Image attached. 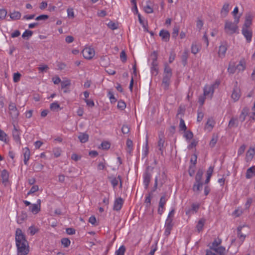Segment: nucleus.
<instances>
[{
	"mask_svg": "<svg viewBox=\"0 0 255 255\" xmlns=\"http://www.w3.org/2000/svg\"><path fill=\"white\" fill-rule=\"evenodd\" d=\"M15 239L17 255H27L29 252L28 243L25 235L19 228L16 230Z\"/></svg>",
	"mask_w": 255,
	"mask_h": 255,
	"instance_id": "nucleus-1",
	"label": "nucleus"
},
{
	"mask_svg": "<svg viewBox=\"0 0 255 255\" xmlns=\"http://www.w3.org/2000/svg\"><path fill=\"white\" fill-rule=\"evenodd\" d=\"M239 18L235 20V22L231 21H226L225 24V30L226 33L229 35H232L236 32L238 29V26L237 24L239 22Z\"/></svg>",
	"mask_w": 255,
	"mask_h": 255,
	"instance_id": "nucleus-2",
	"label": "nucleus"
},
{
	"mask_svg": "<svg viewBox=\"0 0 255 255\" xmlns=\"http://www.w3.org/2000/svg\"><path fill=\"white\" fill-rule=\"evenodd\" d=\"M241 97V91L240 88L238 86V82H236L233 90L231 97L232 99L236 102L238 101Z\"/></svg>",
	"mask_w": 255,
	"mask_h": 255,
	"instance_id": "nucleus-3",
	"label": "nucleus"
},
{
	"mask_svg": "<svg viewBox=\"0 0 255 255\" xmlns=\"http://www.w3.org/2000/svg\"><path fill=\"white\" fill-rule=\"evenodd\" d=\"M84 57L87 59H92L95 55V51L94 49L90 47L85 48L82 52Z\"/></svg>",
	"mask_w": 255,
	"mask_h": 255,
	"instance_id": "nucleus-4",
	"label": "nucleus"
},
{
	"mask_svg": "<svg viewBox=\"0 0 255 255\" xmlns=\"http://www.w3.org/2000/svg\"><path fill=\"white\" fill-rule=\"evenodd\" d=\"M173 227L172 219L171 218H167L166 219L165 228V230L164 235L166 236H168L170 234L171 231Z\"/></svg>",
	"mask_w": 255,
	"mask_h": 255,
	"instance_id": "nucleus-5",
	"label": "nucleus"
},
{
	"mask_svg": "<svg viewBox=\"0 0 255 255\" xmlns=\"http://www.w3.org/2000/svg\"><path fill=\"white\" fill-rule=\"evenodd\" d=\"M9 114L12 119H16L18 115L19 112L13 103H11L9 105Z\"/></svg>",
	"mask_w": 255,
	"mask_h": 255,
	"instance_id": "nucleus-6",
	"label": "nucleus"
},
{
	"mask_svg": "<svg viewBox=\"0 0 255 255\" xmlns=\"http://www.w3.org/2000/svg\"><path fill=\"white\" fill-rule=\"evenodd\" d=\"M41 200L38 199L36 204H31L29 207V210L34 214H37L40 211Z\"/></svg>",
	"mask_w": 255,
	"mask_h": 255,
	"instance_id": "nucleus-7",
	"label": "nucleus"
},
{
	"mask_svg": "<svg viewBox=\"0 0 255 255\" xmlns=\"http://www.w3.org/2000/svg\"><path fill=\"white\" fill-rule=\"evenodd\" d=\"M148 169L149 167L147 168L146 170L143 175V183L146 189H147L148 187L150 179L151 177V173H149L148 171Z\"/></svg>",
	"mask_w": 255,
	"mask_h": 255,
	"instance_id": "nucleus-8",
	"label": "nucleus"
},
{
	"mask_svg": "<svg viewBox=\"0 0 255 255\" xmlns=\"http://www.w3.org/2000/svg\"><path fill=\"white\" fill-rule=\"evenodd\" d=\"M242 34L246 37L248 42H250L252 38V32L249 28L243 27L242 30Z\"/></svg>",
	"mask_w": 255,
	"mask_h": 255,
	"instance_id": "nucleus-9",
	"label": "nucleus"
},
{
	"mask_svg": "<svg viewBox=\"0 0 255 255\" xmlns=\"http://www.w3.org/2000/svg\"><path fill=\"white\" fill-rule=\"evenodd\" d=\"M124 204V200L121 197H119L116 199L114 202L113 210L115 211H120Z\"/></svg>",
	"mask_w": 255,
	"mask_h": 255,
	"instance_id": "nucleus-10",
	"label": "nucleus"
},
{
	"mask_svg": "<svg viewBox=\"0 0 255 255\" xmlns=\"http://www.w3.org/2000/svg\"><path fill=\"white\" fill-rule=\"evenodd\" d=\"M159 36L161 37L162 40L167 42L169 40L170 33L167 30L162 29L159 32Z\"/></svg>",
	"mask_w": 255,
	"mask_h": 255,
	"instance_id": "nucleus-11",
	"label": "nucleus"
},
{
	"mask_svg": "<svg viewBox=\"0 0 255 255\" xmlns=\"http://www.w3.org/2000/svg\"><path fill=\"white\" fill-rule=\"evenodd\" d=\"M171 77L172 76L163 75L162 85L164 89H167L168 88Z\"/></svg>",
	"mask_w": 255,
	"mask_h": 255,
	"instance_id": "nucleus-12",
	"label": "nucleus"
},
{
	"mask_svg": "<svg viewBox=\"0 0 255 255\" xmlns=\"http://www.w3.org/2000/svg\"><path fill=\"white\" fill-rule=\"evenodd\" d=\"M255 176V166H253L247 170L246 173V178L247 179H251Z\"/></svg>",
	"mask_w": 255,
	"mask_h": 255,
	"instance_id": "nucleus-13",
	"label": "nucleus"
},
{
	"mask_svg": "<svg viewBox=\"0 0 255 255\" xmlns=\"http://www.w3.org/2000/svg\"><path fill=\"white\" fill-rule=\"evenodd\" d=\"M23 156H24V163L25 165H27L28 161L30 158V152L28 147H25L23 149Z\"/></svg>",
	"mask_w": 255,
	"mask_h": 255,
	"instance_id": "nucleus-14",
	"label": "nucleus"
},
{
	"mask_svg": "<svg viewBox=\"0 0 255 255\" xmlns=\"http://www.w3.org/2000/svg\"><path fill=\"white\" fill-rule=\"evenodd\" d=\"M111 182L114 187H115L118 185L119 182H120V188L122 187V179L121 176L119 175L118 177H110Z\"/></svg>",
	"mask_w": 255,
	"mask_h": 255,
	"instance_id": "nucleus-15",
	"label": "nucleus"
},
{
	"mask_svg": "<svg viewBox=\"0 0 255 255\" xmlns=\"http://www.w3.org/2000/svg\"><path fill=\"white\" fill-rule=\"evenodd\" d=\"M227 50V46L226 43H225L224 44H221L219 47L218 51L219 56L221 57H224Z\"/></svg>",
	"mask_w": 255,
	"mask_h": 255,
	"instance_id": "nucleus-16",
	"label": "nucleus"
},
{
	"mask_svg": "<svg viewBox=\"0 0 255 255\" xmlns=\"http://www.w3.org/2000/svg\"><path fill=\"white\" fill-rule=\"evenodd\" d=\"M214 93L213 86H205L204 88V96H209L210 94V97H212Z\"/></svg>",
	"mask_w": 255,
	"mask_h": 255,
	"instance_id": "nucleus-17",
	"label": "nucleus"
},
{
	"mask_svg": "<svg viewBox=\"0 0 255 255\" xmlns=\"http://www.w3.org/2000/svg\"><path fill=\"white\" fill-rule=\"evenodd\" d=\"M13 130H12V136L13 137V139L16 141H20V138L19 136L20 132L19 130L16 128L15 126L13 125Z\"/></svg>",
	"mask_w": 255,
	"mask_h": 255,
	"instance_id": "nucleus-18",
	"label": "nucleus"
},
{
	"mask_svg": "<svg viewBox=\"0 0 255 255\" xmlns=\"http://www.w3.org/2000/svg\"><path fill=\"white\" fill-rule=\"evenodd\" d=\"M249 109L248 108H244L242 110L241 113L239 116V120L242 123L243 122L247 116L248 115Z\"/></svg>",
	"mask_w": 255,
	"mask_h": 255,
	"instance_id": "nucleus-19",
	"label": "nucleus"
},
{
	"mask_svg": "<svg viewBox=\"0 0 255 255\" xmlns=\"http://www.w3.org/2000/svg\"><path fill=\"white\" fill-rule=\"evenodd\" d=\"M164 144V139L162 137V136L159 135V140L158 141V147L159 150L161 152V154H163Z\"/></svg>",
	"mask_w": 255,
	"mask_h": 255,
	"instance_id": "nucleus-20",
	"label": "nucleus"
},
{
	"mask_svg": "<svg viewBox=\"0 0 255 255\" xmlns=\"http://www.w3.org/2000/svg\"><path fill=\"white\" fill-rule=\"evenodd\" d=\"M238 124L239 121L237 118L233 117L229 121L228 127L230 128L233 127H237L238 126Z\"/></svg>",
	"mask_w": 255,
	"mask_h": 255,
	"instance_id": "nucleus-21",
	"label": "nucleus"
},
{
	"mask_svg": "<svg viewBox=\"0 0 255 255\" xmlns=\"http://www.w3.org/2000/svg\"><path fill=\"white\" fill-rule=\"evenodd\" d=\"M10 17L12 20H16L19 19L21 17V13L18 11H13L10 13Z\"/></svg>",
	"mask_w": 255,
	"mask_h": 255,
	"instance_id": "nucleus-22",
	"label": "nucleus"
},
{
	"mask_svg": "<svg viewBox=\"0 0 255 255\" xmlns=\"http://www.w3.org/2000/svg\"><path fill=\"white\" fill-rule=\"evenodd\" d=\"M255 154V150L254 148H250L246 153L247 161L251 160Z\"/></svg>",
	"mask_w": 255,
	"mask_h": 255,
	"instance_id": "nucleus-23",
	"label": "nucleus"
},
{
	"mask_svg": "<svg viewBox=\"0 0 255 255\" xmlns=\"http://www.w3.org/2000/svg\"><path fill=\"white\" fill-rule=\"evenodd\" d=\"M78 139L82 143L86 142L89 139V135L86 133H80L78 136Z\"/></svg>",
	"mask_w": 255,
	"mask_h": 255,
	"instance_id": "nucleus-24",
	"label": "nucleus"
},
{
	"mask_svg": "<svg viewBox=\"0 0 255 255\" xmlns=\"http://www.w3.org/2000/svg\"><path fill=\"white\" fill-rule=\"evenodd\" d=\"M0 176L3 183L7 182L8 181L9 173L6 170L3 169L2 170Z\"/></svg>",
	"mask_w": 255,
	"mask_h": 255,
	"instance_id": "nucleus-25",
	"label": "nucleus"
},
{
	"mask_svg": "<svg viewBox=\"0 0 255 255\" xmlns=\"http://www.w3.org/2000/svg\"><path fill=\"white\" fill-rule=\"evenodd\" d=\"M245 226H239L237 228V234L238 238L243 242L245 239L246 236L242 232V230Z\"/></svg>",
	"mask_w": 255,
	"mask_h": 255,
	"instance_id": "nucleus-26",
	"label": "nucleus"
},
{
	"mask_svg": "<svg viewBox=\"0 0 255 255\" xmlns=\"http://www.w3.org/2000/svg\"><path fill=\"white\" fill-rule=\"evenodd\" d=\"M221 243L222 240L219 238L214 240V242L212 244V245L210 247V249L214 250L217 248H218V246L221 244Z\"/></svg>",
	"mask_w": 255,
	"mask_h": 255,
	"instance_id": "nucleus-27",
	"label": "nucleus"
},
{
	"mask_svg": "<svg viewBox=\"0 0 255 255\" xmlns=\"http://www.w3.org/2000/svg\"><path fill=\"white\" fill-rule=\"evenodd\" d=\"M27 218V214L25 213H21L17 218V222L18 224H21Z\"/></svg>",
	"mask_w": 255,
	"mask_h": 255,
	"instance_id": "nucleus-28",
	"label": "nucleus"
},
{
	"mask_svg": "<svg viewBox=\"0 0 255 255\" xmlns=\"http://www.w3.org/2000/svg\"><path fill=\"white\" fill-rule=\"evenodd\" d=\"M229 11V4L226 3H225L221 10V13L224 16H226Z\"/></svg>",
	"mask_w": 255,
	"mask_h": 255,
	"instance_id": "nucleus-29",
	"label": "nucleus"
},
{
	"mask_svg": "<svg viewBox=\"0 0 255 255\" xmlns=\"http://www.w3.org/2000/svg\"><path fill=\"white\" fill-rule=\"evenodd\" d=\"M205 222V220L204 219H201L199 221L197 225H196V229L199 233L202 230Z\"/></svg>",
	"mask_w": 255,
	"mask_h": 255,
	"instance_id": "nucleus-30",
	"label": "nucleus"
},
{
	"mask_svg": "<svg viewBox=\"0 0 255 255\" xmlns=\"http://www.w3.org/2000/svg\"><path fill=\"white\" fill-rule=\"evenodd\" d=\"M203 174V171L202 169H199L196 174L195 177L196 182H201L202 177Z\"/></svg>",
	"mask_w": 255,
	"mask_h": 255,
	"instance_id": "nucleus-31",
	"label": "nucleus"
},
{
	"mask_svg": "<svg viewBox=\"0 0 255 255\" xmlns=\"http://www.w3.org/2000/svg\"><path fill=\"white\" fill-rule=\"evenodd\" d=\"M163 75L172 76V69L167 64L164 65V69Z\"/></svg>",
	"mask_w": 255,
	"mask_h": 255,
	"instance_id": "nucleus-32",
	"label": "nucleus"
},
{
	"mask_svg": "<svg viewBox=\"0 0 255 255\" xmlns=\"http://www.w3.org/2000/svg\"><path fill=\"white\" fill-rule=\"evenodd\" d=\"M214 251H215L217 254H218L219 255H226V250L225 248L220 246L218 248H217L215 250H214Z\"/></svg>",
	"mask_w": 255,
	"mask_h": 255,
	"instance_id": "nucleus-33",
	"label": "nucleus"
},
{
	"mask_svg": "<svg viewBox=\"0 0 255 255\" xmlns=\"http://www.w3.org/2000/svg\"><path fill=\"white\" fill-rule=\"evenodd\" d=\"M151 197L152 194L151 193H148L146 196L144 203L147 208H149L150 206Z\"/></svg>",
	"mask_w": 255,
	"mask_h": 255,
	"instance_id": "nucleus-34",
	"label": "nucleus"
},
{
	"mask_svg": "<svg viewBox=\"0 0 255 255\" xmlns=\"http://www.w3.org/2000/svg\"><path fill=\"white\" fill-rule=\"evenodd\" d=\"M43 165L39 163H35L33 165V169L35 172L40 171L43 168Z\"/></svg>",
	"mask_w": 255,
	"mask_h": 255,
	"instance_id": "nucleus-35",
	"label": "nucleus"
},
{
	"mask_svg": "<svg viewBox=\"0 0 255 255\" xmlns=\"http://www.w3.org/2000/svg\"><path fill=\"white\" fill-rule=\"evenodd\" d=\"M188 57V53L187 50H185L181 56L182 62L184 65H185L187 63V60Z\"/></svg>",
	"mask_w": 255,
	"mask_h": 255,
	"instance_id": "nucleus-36",
	"label": "nucleus"
},
{
	"mask_svg": "<svg viewBox=\"0 0 255 255\" xmlns=\"http://www.w3.org/2000/svg\"><path fill=\"white\" fill-rule=\"evenodd\" d=\"M126 252V247L122 245L115 252L116 255H124Z\"/></svg>",
	"mask_w": 255,
	"mask_h": 255,
	"instance_id": "nucleus-37",
	"label": "nucleus"
},
{
	"mask_svg": "<svg viewBox=\"0 0 255 255\" xmlns=\"http://www.w3.org/2000/svg\"><path fill=\"white\" fill-rule=\"evenodd\" d=\"M218 137L217 135L213 134L212 138L211 140L209 145L211 147H214L218 141Z\"/></svg>",
	"mask_w": 255,
	"mask_h": 255,
	"instance_id": "nucleus-38",
	"label": "nucleus"
},
{
	"mask_svg": "<svg viewBox=\"0 0 255 255\" xmlns=\"http://www.w3.org/2000/svg\"><path fill=\"white\" fill-rule=\"evenodd\" d=\"M200 46L196 43H193L191 46V52L194 54H197L199 50Z\"/></svg>",
	"mask_w": 255,
	"mask_h": 255,
	"instance_id": "nucleus-39",
	"label": "nucleus"
},
{
	"mask_svg": "<svg viewBox=\"0 0 255 255\" xmlns=\"http://www.w3.org/2000/svg\"><path fill=\"white\" fill-rule=\"evenodd\" d=\"M153 56V60L151 63V67H157L158 63L157 62V55L155 51H154L152 53Z\"/></svg>",
	"mask_w": 255,
	"mask_h": 255,
	"instance_id": "nucleus-40",
	"label": "nucleus"
},
{
	"mask_svg": "<svg viewBox=\"0 0 255 255\" xmlns=\"http://www.w3.org/2000/svg\"><path fill=\"white\" fill-rule=\"evenodd\" d=\"M252 24V18L250 16H247L246 17L245 22L243 27H246L249 28V27Z\"/></svg>",
	"mask_w": 255,
	"mask_h": 255,
	"instance_id": "nucleus-41",
	"label": "nucleus"
},
{
	"mask_svg": "<svg viewBox=\"0 0 255 255\" xmlns=\"http://www.w3.org/2000/svg\"><path fill=\"white\" fill-rule=\"evenodd\" d=\"M202 186H203L202 182H196L193 186V190L194 191H200Z\"/></svg>",
	"mask_w": 255,
	"mask_h": 255,
	"instance_id": "nucleus-42",
	"label": "nucleus"
},
{
	"mask_svg": "<svg viewBox=\"0 0 255 255\" xmlns=\"http://www.w3.org/2000/svg\"><path fill=\"white\" fill-rule=\"evenodd\" d=\"M33 32L31 30H26L22 34V37L23 38L28 39L31 36H32Z\"/></svg>",
	"mask_w": 255,
	"mask_h": 255,
	"instance_id": "nucleus-43",
	"label": "nucleus"
},
{
	"mask_svg": "<svg viewBox=\"0 0 255 255\" xmlns=\"http://www.w3.org/2000/svg\"><path fill=\"white\" fill-rule=\"evenodd\" d=\"M61 244L65 248L68 247L70 245V241L68 238H63L61 239Z\"/></svg>",
	"mask_w": 255,
	"mask_h": 255,
	"instance_id": "nucleus-44",
	"label": "nucleus"
},
{
	"mask_svg": "<svg viewBox=\"0 0 255 255\" xmlns=\"http://www.w3.org/2000/svg\"><path fill=\"white\" fill-rule=\"evenodd\" d=\"M71 85V82L70 80H67L65 81H61V86L62 89H65L67 88H69V87Z\"/></svg>",
	"mask_w": 255,
	"mask_h": 255,
	"instance_id": "nucleus-45",
	"label": "nucleus"
},
{
	"mask_svg": "<svg viewBox=\"0 0 255 255\" xmlns=\"http://www.w3.org/2000/svg\"><path fill=\"white\" fill-rule=\"evenodd\" d=\"M179 129L181 130L186 131L187 127L185 125L184 120L182 118L180 119Z\"/></svg>",
	"mask_w": 255,
	"mask_h": 255,
	"instance_id": "nucleus-46",
	"label": "nucleus"
},
{
	"mask_svg": "<svg viewBox=\"0 0 255 255\" xmlns=\"http://www.w3.org/2000/svg\"><path fill=\"white\" fill-rule=\"evenodd\" d=\"M126 144L128 147L127 151L130 153L132 149V141L130 139H128Z\"/></svg>",
	"mask_w": 255,
	"mask_h": 255,
	"instance_id": "nucleus-47",
	"label": "nucleus"
},
{
	"mask_svg": "<svg viewBox=\"0 0 255 255\" xmlns=\"http://www.w3.org/2000/svg\"><path fill=\"white\" fill-rule=\"evenodd\" d=\"M6 134L0 129V140L6 143Z\"/></svg>",
	"mask_w": 255,
	"mask_h": 255,
	"instance_id": "nucleus-48",
	"label": "nucleus"
},
{
	"mask_svg": "<svg viewBox=\"0 0 255 255\" xmlns=\"http://www.w3.org/2000/svg\"><path fill=\"white\" fill-rule=\"evenodd\" d=\"M184 136L186 138L187 140L191 139L193 137V134L192 131L188 130L185 132Z\"/></svg>",
	"mask_w": 255,
	"mask_h": 255,
	"instance_id": "nucleus-49",
	"label": "nucleus"
},
{
	"mask_svg": "<svg viewBox=\"0 0 255 255\" xmlns=\"http://www.w3.org/2000/svg\"><path fill=\"white\" fill-rule=\"evenodd\" d=\"M120 58L122 61L124 63L126 62L127 60V54L125 51L123 50L120 53Z\"/></svg>",
	"mask_w": 255,
	"mask_h": 255,
	"instance_id": "nucleus-50",
	"label": "nucleus"
},
{
	"mask_svg": "<svg viewBox=\"0 0 255 255\" xmlns=\"http://www.w3.org/2000/svg\"><path fill=\"white\" fill-rule=\"evenodd\" d=\"M21 76V74L18 72L14 73L13 77V80L14 82H18L20 80Z\"/></svg>",
	"mask_w": 255,
	"mask_h": 255,
	"instance_id": "nucleus-51",
	"label": "nucleus"
},
{
	"mask_svg": "<svg viewBox=\"0 0 255 255\" xmlns=\"http://www.w3.org/2000/svg\"><path fill=\"white\" fill-rule=\"evenodd\" d=\"M7 14V11L4 8L0 9V19H4Z\"/></svg>",
	"mask_w": 255,
	"mask_h": 255,
	"instance_id": "nucleus-52",
	"label": "nucleus"
},
{
	"mask_svg": "<svg viewBox=\"0 0 255 255\" xmlns=\"http://www.w3.org/2000/svg\"><path fill=\"white\" fill-rule=\"evenodd\" d=\"M166 200L165 199V196H162V197H161V198L160 199L159 203V206H160V207L163 208L164 205L166 203Z\"/></svg>",
	"mask_w": 255,
	"mask_h": 255,
	"instance_id": "nucleus-53",
	"label": "nucleus"
},
{
	"mask_svg": "<svg viewBox=\"0 0 255 255\" xmlns=\"http://www.w3.org/2000/svg\"><path fill=\"white\" fill-rule=\"evenodd\" d=\"M117 107L119 109L123 110L126 108V104L124 101H120L118 102Z\"/></svg>",
	"mask_w": 255,
	"mask_h": 255,
	"instance_id": "nucleus-54",
	"label": "nucleus"
},
{
	"mask_svg": "<svg viewBox=\"0 0 255 255\" xmlns=\"http://www.w3.org/2000/svg\"><path fill=\"white\" fill-rule=\"evenodd\" d=\"M236 70V67L234 65H232L231 64L229 65V67L228 68V71L230 74L235 73Z\"/></svg>",
	"mask_w": 255,
	"mask_h": 255,
	"instance_id": "nucleus-55",
	"label": "nucleus"
},
{
	"mask_svg": "<svg viewBox=\"0 0 255 255\" xmlns=\"http://www.w3.org/2000/svg\"><path fill=\"white\" fill-rule=\"evenodd\" d=\"M39 189V187L37 185L33 186L29 191L27 193V195H29L31 194L34 193V192L37 191Z\"/></svg>",
	"mask_w": 255,
	"mask_h": 255,
	"instance_id": "nucleus-56",
	"label": "nucleus"
},
{
	"mask_svg": "<svg viewBox=\"0 0 255 255\" xmlns=\"http://www.w3.org/2000/svg\"><path fill=\"white\" fill-rule=\"evenodd\" d=\"M59 108V105L57 102L52 103L50 104V108L52 111H55Z\"/></svg>",
	"mask_w": 255,
	"mask_h": 255,
	"instance_id": "nucleus-57",
	"label": "nucleus"
},
{
	"mask_svg": "<svg viewBox=\"0 0 255 255\" xmlns=\"http://www.w3.org/2000/svg\"><path fill=\"white\" fill-rule=\"evenodd\" d=\"M179 27L177 26H174L173 29V32H172V37H176V36L178 35V32H179Z\"/></svg>",
	"mask_w": 255,
	"mask_h": 255,
	"instance_id": "nucleus-58",
	"label": "nucleus"
},
{
	"mask_svg": "<svg viewBox=\"0 0 255 255\" xmlns=\"http://www.w3.org/2000/svg\"><path fill=\"white\" fill-rule=\"evenodd\" d=\"M101 145L103 149H108L110 147V144L107 141L103 142Z\"/></svg>",
	"mask_w": 255,
	"mask_h": 255,
	"instance_id": "nucleus-59",
	"label": "nucleus"
},
{
	"mask_svg": "<svg viewBox=\"0 0 255 255\" xmlns=\"http://www.w3.org/2000/svg\"><path fill=\"white\" fill-rule=\"evenodd\" d=\"M195 166L194 165H190L188 170V173L190 176L192 177L195 173Z\"/></svg>",
	"mask_w": 255,
	"mask_h": 255,
	"instance_id": "nucleus-60",
	"label": "nucleus"
},
{
	"mask_svg": "<svg viewBox=\"0 0 255 255\" xmlns=\"http://www.w3.org/2000/svg\"><path fill=\"white\" fill-rule=\"evenodd\" d=\"M122 131L124 134L128 133L129 131V128L127 125H123L122 128Z\"/></svg>",
	"mask_w": 255,
	"mask_h": 255,
	"instance_id": "nucleus-61",
	"label": "nucleus"
},
{
	"mask_svg": "<svg viewBox=\"0 0 255 255\" xmlns=\"http://www.w3.org/2000/svg\"><path fill=\"white\" fill-rule=\"evenodd\" d=\"M48 17H49V16L48 15L42 14V15H39L37 17H36L35 19L36 20H45L47 19L48 18Z\"/></svg>",
	"mask_w": 255,
	"mask_h": 255,
	"instance_id": "nucleus-62",
	"label": "nucleus"
},
{
	"mask_svg": "<svg viewBox=\"0 0 255 255\" xmlns=\"http://www.w3.org/2000/svg\"><path fill=\"white\" fill-rule=\"evenodd\" d=\"M108 26L110 28H111L112 30L116 29L118 28L117 24L112 21H110V22H109V23L108 24Z\"/></svg>",
	"mask_w": 255,
	"mask_h": 255,
	"instance_id": "nucleus-63",
	"label": "nucleus"
},
{
	"mask_svg": "<svg viewBox=\"0 0 255 255\" xmlns=\"http://www.w3.org/2000/svg\"><path fill=\"white\" fill-rule=\"evenodd\" d=\"M246 147V146L245 144H243L242 146H241L238 151V155H242L245 152Z\"/></svg>",
	"mask_w": 255,
	"mask_h": 255,
	"instance_id": "nucleus-64",
	"label": "nucleus"
}]
</instances>
